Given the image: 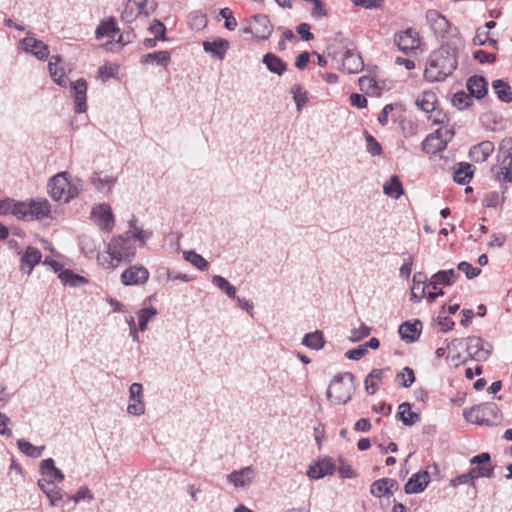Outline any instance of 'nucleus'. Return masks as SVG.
I'll return each instance as SVG.
<instances>
[{"label":"nucleus","mask_w":512,"mask_h":512,"mask_svg":"<svg viewBox=\"0 0 512 512\" xmlns=\"http://www.w3.org/2000/svg\"><path fill=\"white\" fill-rule=\"evenodd\" d=\"M497 161L499 171L495 176L498 180L503 179L506 182H512V138L502 139L498 148Z\"/></svg>","instance_id":"7"},{"label":"nucleus","mask_w":512,"mask_h":512,"mask_svg":"<svg viewBox=\"0 0 512 512\" xmlns=\"http://www.w3.org/2000/svg\"><path fill=\"white\" fill-rule=\"evenodd\" d=\"M40 472L43 476L47 477L53 484L60 483L64 480L62 471L55 467V462L52 458L44 459L40 465Z\"/></svg>","instance_id":"25"},{"label":"nucleus","mask_w":512,"mask_h":512,"mask_svg":"<svg viewBox=\"0 0 512 512\" xmlns=\"http://www.w3.org/2000/svg\"><path fill=\"white\" fill-rule=\"evenodd\" d=\"M171 55L169 51H155L145 54L141 57V64H152L156 62L158 65L167 67L170 63Z\"/></svg>","instance_id":"32"},{"label":"nucleus","mask_w":512,"mask_h":512,"mask_svg":"<svg viewBox=\"0 0 512 512\" xmlns=\"http://www.w3.org/2000/svg\"><path fill=\"white\" fill-rule=\"evenodd\" d=\"M426 20L437 39L443 43L457 41V45L461 46L460 39L458 38V29L453 27L440 12L433 9L428 10L426 12Z\"/></svg>","instance_id":"6"},{"label":"nucleus","mask_w":512,"mask_h":512,"mask_svg":"<svg viewBox=\"0 0 512 512\" xmlns=\"http://www.w3.org/2000/svg\"><path fill=\"white\" fill-rule=\"evenodd\" d=\"M18 449L25 454L26 456L32 457V458H38L41 457L45 446H34L30 442L26 441L25 439H19L17 441Z\"/></svg>","instance_id":"40"},{"label":"nucleus","mask_w":512,"mask_h":512,"mask_svg":"<svg viewBox=\"0 0 512 512\" xmlns=\"http://www.w3.org/2000/svg\"><path fill=\"white\" fill-rule=\"evenodd\" d=\"M464 343L469 358L478 362L486 361L490 357L493 349L490 343L485 342L478 336L464 338Z\"/></svg>","instance_id":"8"},{"label":"nucleus","mask_w":512,"mask_h":512,"mask_svg":"<svg viewBox=\"0 0 512 512\" xmlns=\"http://www.w3.org/2000/svg\"><path fill=\"white\" fill-rule=\"evenodd\" d=\"M457 269L465 273L468 279H473L481 273V269L473 267L470 263L462 261L458 264Z\"/></svg>","instance_id":"58"},{"label":"nucleus","mask_w":512,"mask_h":512,"mask_svg":"<svg viewBox=\"0 0 512 512\" xmlns=\"http://www.w3.org/2000/svg\"><path fill=\"white\" fill-rule=\"evenodd\" d=\"M366 354H367V349H365L363 344H361L354 349L348 350L345 353V357L350 360H360Z\"/></svg>","instance_id":"64"},{"label":"nucleus","mask_w":512,"mask_h":512,"mask_svg":"<svg viewBox=\"0 0 512 512\" xmlns=\"http://www.w3.org/2000/svg\"><path fill=\"white\" fill-rule=\"evenodd\" d=\"M394 42L402 52L408 54L409 52L419 48V33L413 28H407L406 30L395 34Z\"/></svg>","instance_id":"9"},{"label":"nucleus","mask_w":512,"mask_h":512,"mask_svg":"<svg viewBox=\"0 0 512 512\" xmlns=\"http://www.w3.org/2000/svg\"><path fill=\"white\" fill-rule=\"evenodd\" d=\"M29 202H15L13 203L12 214L18 219L30 218Z\"/></svg>","instance_id":"49"},{"label":"nucleus","mask_w":512,"mask_h":512,"mask_svg":"<svg viewBox=\"0 0 512 512\" xmlns=\"http://www.w3.org/2000/svg\"><path fill=\"white\" fill-rule=\"evenodd\" d=\"M149 279V272L144 266L132 265L121 274V283L125 286L142 285Z\"/></svg>","instance_id":"11"},{"label":"nucleus","mask_w":512,"mask_h":512,"mask_svg":"<svg viewBox=\"0 0 512 512\" xmlns=\"http://www.w3.org/2000/svg\"><path fill=\"white\" fill-rule=\"evenodd\" d=\"M338 462V472L342 478H353L355 476L351 465L348 464L342 457H339Z\"/></svg>","instance_id":"61"},{"label":"nucleus","mask_w":512,"mask_h":512,"mask_svg":"<svg viewBox=\"0 0 512 512\" xmlns=\"http://www.w3.org/2000/svg\"><path fill=\"white\" fill-rule=\"evenodd\" d=\"M42 254L36 247L29 246L21 257L20 268L30 274L33 268L41 261Z\"/></svg>","instance_id":"22"},{"label":"nucleus","mask_w":512,"mask_h":512,"mask_svg":"<svg viewBox=\"0 0 512 512\" xmlns=\"http://www.w3.org/2000/svg\"><path fill=\"white\" fill-rule=\"evenodd\" d=\"M184 259L201 271H205L209 267L208 261L205 260L200 254L192 250L184 252Z\"/></svg>","instance_id":"45"},{"label":"nucleus","mask_w":512,"mask_h":512,"mask_svg":"<svg viewBox=\"0 0 512 512\" xmlns=\"http://www.w3.org/2000/svg\"><path fill=\"white\" fill-rule=\"evenodd\" d=\"M383 369H373L365 378V389L369 394H374L383 378Z\"/></svg>","instance_id":"38"},{"label":"nucleus","mask_w":512,"mask_h":512,"mask_svg":"<svg viewBox=\"0 0 512 512\" xmlns=\"http://www.w3.org/2000/svg\"><path fill=\"white\" fill-rule=\"evenodd\" d=\"M69 499L73 500L75 503H79L82 500L92 501L94 496L88 487L83 486L80 487L74 495H71Z\"/></svg>","instance_id":"57"},{"label":"nucleus","mask_w":512,"mask_h":512,"mask_svg":"<svg viewBox=\"0 0 512 512\" xmlns=\"http://www.w3.org/2000/svg\"><path fill=\"white\" fill-rule=\"evenodd\" d=\"M492 88L494 89L497 97L505 103L512 102V91L510 85L502 79H496L492 82Z\"/></svg>","instance_id":"36"},{"label":"nucleus","mask_w":512,"mask_h":512,"mask_svg":"<svg viewBox=\"0 0 512 512\" xmlns=\"http://www.w3.org/2000/svg\"><path fill=\"white\" fill-rule=\"evenodd\" d=\"M442 136V129H437L434 133L429 134L422 142V150L427 154H435L444 150L447 143L442 139Z\"/></svg>","instance_id":"16"},{"label":"nucleus","mask_w":512,"mask_h":512,"mask_svg":"<svg viewBox=\"0 0 512 512\" xmlns=\"http://www.w3.org/2000/svg\"><path fill=\"white\" fill-rule=\"evenodd\" d=\"M256 475V469L250 465L240 470H235L227 475V481L236 488L250 485Z\"/></svg>","instance_id":"13"},{"label":"nucleus","mask_w":512,"mask_h":512,"mask_svg":"<svg viewBox=\"0 0 512 512\" xmlns=\"http://www.w3.org/2000/svg\"><path fill=\"white\" fill-rule=\"evenodd\" d=\"M430 476L427 471H419L413 474L404 485L406 494H417L423 492L429 484Z\"/></svg>","instance_id":"15"},{"label":"nucleus","mask_w":512,"mask_h":512,"mask_svg":"<svg viewBox=\"0 0 512 512\" xmlns=\"http://www.w3.org/2000/svg\"><path fill=\"white\" fill-rule=\"evenodd\" d=\"M91 183L100 192L107 190L110 192L116 183V178L110 175L101 176L100 172H94Z\"/></svg>","instance_id":"33"},{"label":"nucleus","mask_w":512,"mask_h":512,"mask_svg":"<svg viewBox=\"0 0 512 512\" xmlns=\"http://www.w3.org/2000/svg\"><path fill=\"white\" fill-rule=\"evenodd\" d=\"M21 48L35 56L38 60L44 61L49 56V47L43 41L32 36H27L20 41Z\"/></svg>","instance_id":"12"},{"label":"nucleus","mask_w":512,"mask_h":512,"mask_svg":"<svg viewBox=\"0 0 512 512\" xmlns=\"http://www.w3.org/2000/svg\"><path fill=\"white\" fill-rule=\"evenodd\" d=\"M371 332V328L367 327L366 325L362 324L359 328H354L350 332V336L348 339L351 342H358L362 340L363 338L367 337Z\"/></svg>","instance_id":"56"},{"label":"nucleus","mask_w":512,"mask_h":512,"mask_svg":"<svg viewBox=\"0 0 512 512\" xmlns=\"http://www.w3.org/2000/svg\"><path fill=\"white\" fill-rule=\"evenodd\" d=\"M421 330L422 323L420 320H415L413 323L406 321L400 325L399 334L404 341L411 343L420 337Z\"/></svg>","instance_id":"23"},{"label":"nucleus","mask_w":512,"mask_h":512,"mask_svg":"<svg viewBox=\"0 0 512 512\" xmlns=\"http://www.w3.org/2000/svg\"><path fill=\"white\" fill-rule=\"evenodd\" d=\"M365 140H366V148L367 151L373 155L378 156L382 153V147L379 144V142L375 139L374 136H372L369 133H365Z\"/></svg>","instance_id":"53"},{"label":"nucleus","mask_w":512,"mask_h":512,"mask_svg":"<svg viewBox=\"0 0 512 512\" xmlns=\"http://www.w3.org/2000/svg\"><path fill=\"white\" fill-rule=\"evenodd\" d=\"M488 83L482 76H472L467 80L466 87L469 94L477 99L483 98L487 93Z\"/></svg>","instance_id":"26"},{"label":"nucleus","mask_w":512,"mask_h":512,"mask_svg":"<svg viewBox=\"0 0 512 512\" xmlns=\"http://www.w3.org/2000/svg\"><path fill=\"white\" fill-rule=\"evenodd\" d=\"M212 283L223 291L229 298H236V288L224 277L214 275L212 277Z\"/></svg>","instance_id":"43"},{"label":"nucleus","mask_w":512,"mask_h":512,"mask_svg":"<svg viewBox=\"0 0 512 512\" xmlns=\"http://www.w3.org/2000/svg\"><path fill=\"white\" fill-rule=\"evenodd\" d=\"M384 193L393 198L398 199L403 194L402 183L397 175H393L383 186Z\"/></svg>","instance_id":"35"},{"label":"nucleus","mask_w":512,"mask_h":512,"mask_svg":"<svg viewBox=\"0 0 512 512\" xmlns=\"http://www.w3.org/2000/svg\"><path fill=\"white\" fill-rule=\"evenodd\" d=\"M47 188L50 197L57 202L68 203L79 194V188L69 180L66 171L50 178Z\"/></svg>","instance_id":"4"},{"label":"nucleus","mask_w":512,"mask_h":512,"mask_svg":"<svg viewBox=\"0 0 512 512\" xmlns=\"http://www.w3.org/2000/svg\"><path fill=\"white\" fill-rule=\"evenodd\" d=\"M91 217L101 230L110 232L114 227V216L108 204L94 207L91 211Z\"/></svg>","instance_id":"10"},{"label":"nucleus","mask_w":512,"mask_h":512,"mask_svg":"<svg viewBox=\"0 0 512 512\" xmlns=\"http://www.w3.org/2000/svg\"><path fill=\"white\" fill-rule=\"evenodd\" d=\"M472 176L471 165L468 163H459L453 173L454 181L460 185L469 183Z\"/></svg>","instance_id":"37"},{"label":"nucleus","mask_w":512,"mask_h":512,"mask_svg":"<svg viewBox=\"0 0 512 512\" xmlns=\"http://www.w3.org/2000/svg\"><path fill=\"white\" fill-rule=\"evenodd\" d=\"M157 310L154 307L140 309L137 313L138 316V329L145 331L149 321L157 315Z\"/></svg>","instance_id":"44"},{"label":"nucleus","mask_w":512,"mask_h":512,"mask_svg":"<svg viewBox=\"0 0 512 512\" xmlns=\"http://www.w3.org/2000/svg\"><path fill=\"white\" fill-rule=\"evenodd\" d=\"M30 219H43L50 213V203L47 199L37 198L29 201Z\"/></svg>","instance_id":"28"},{"label":"nucleus","mask_w":512,"mask_h":512,"mask_svg":"<svg viewBox=\"0 0 512 512\" xmlns=\"http://www.w3.org/2000/svg\"><path fill=\"white\" fill-rule=\"evenodd\" d=\"M293 99L296 103L297 110L300 111L302 107L307 103V92L302 90L300 85H294L291 89Z\"/></svg>","instance_id":"50"},{"label":"nucleus","mask_w":512,"mask_h":512,"mask_svg":"<svg viewBox=\"0 0 512 512\" xmlns=\"http://www.w3.org/2000/svg\"><path fill=\"white\" fill-rule=\"evenodd\" d=\"M458 278L459 274L454 269L441 270L431 277L429 285L437 290L441 285L450 286L454 284Z\"/></svg>","instance_id":"24"},{"label":"nucleus","mask_w":512,"mask_h":512,"mask_svg":"<svg viewBox=\"0 0 512 512\" xmlns=\"http://www.w3.org/2000/svg\"><path fill=\"white\" fill-rule=\"evenodd\" d=\"M74 102H75V112L80 114L84 113L87 110L86 105V92H87V83L84 79H78L71 86Z\"/></svg>","instance_id":"17"},{"label":"nucleus","mask_w":512,"mask_h":512,"mask_svg":"<svg viewBox=\"0 0 512 512\" xmlns=\"http://www.w3.org/2000/svg\"><path fill=\"white\" fill-rule=\"evenodd\" d=\"M396 378L402 379L401 385L408 388L415 381L414 371L410 367H404L403 370L396 375Z\"/></svg>","instance_id":"52"},{"label":"nucleus","mask_w":512,"mask_h":512,"mask_svg":"<svg viewBox=\"0 0 512 512\" xmlns=\"http://www.w3.org/2000/svg\"><path fill=\"white\" fill-rule=\"evenodd\" d=\"M107 254L108 257L102 262L105 269H115L122 262H132L136 255V246L130 232L112 238L107 247Z\"/></svg>","instance_id":"2"},{"label":"nucleus","mask_w":512,"mask_h":512,"mask_svg":"<svg viewBox=\"0 0 512 512\" xmlns=\"http://www.w3.org/2000/svg\"><path fill=\"white\" fill-rule=\"evenodd\" d=\"M474 59L479 61V63H493L496 60V55L494 53H488L484 50H477L473 53Z\"/></svg>","instance_id":"62"},{"label":"nucleus","mask_w":512,"mask_h":512,"mask_svg":"<svg viewBox=\"0 0 512 512\" xmlns=\"http://www.w3.org/2000/svg\"><path fill=\"white\" fill-rule=\"evenodd\" d=\"M119 30L116 27V22L113 17L109 18L107 21H102L96 28L95 34L97 39L103 38L105 35H108L110 38H115L116 32Z\"/></svg>","instance_id":"39"},{"label":"nucleus","mask_w":512,"mask_h":512,"mask_svg":"<svg viewBox=\"0 0 512 512\" xmlns=\"http://www.w3.org/2000/svg\"><path fill=\"white\" fill-rule=\"evenodd\" d=\"M254 36L260 40H267L273 32V26L267 15L253 16Z\"/></svg>","instance_id":"19"},{"label":"nucleus","mask_w":512,"mask_h":512,"mask_svg":"<svg viewBox=\"0 0 512 512\" xmlns=\"http://www.w3.org/2000/svg\"><path fill=\"white\" fill-rule=\"evenodd\" d=\"M62 62V58L59 55H54L50 58L48 63V69L51 78L53 81L61 86V87H67L69 83V79L64 74V69L62 67H59V64Z\"/></svg>","instance_id":"21"},{"label":"nucleus","mask_w":512,"mask_h":512,"mask_svg":"<svg viewBox=\"0 0 512 512\" xmlns=\"http://www.w3.org/2000/svg\"><path fill=\"white\" fill-rule=\"evenodd\" d=\"M398 417L406 426H412L420 419V414L411 411V404L404 402L399 405Z\"/></svg>","instance_id":"34"},{"label":"nucleus","mask_w":512,"mask_h":512,"mask_svg":"<svg viewBox=\"0 0 512 512\" xmlns=\"http://www.w3.org/2000/svg\"><path fill=\"white\" fill-rule=\"evenodd\" d=\"M80 248L86 256H92L96 251V245L93 239L88 236H82L79 241Z\"/></svg>","instance_id":"55"},{"label":"nucleus","mask_w":512,"mask_h":512,"mask_svg":"<svg viewBox=\"0 0 512 512\" xmlns=\"http://www.w3.org/2000/svg\"><path fill=\"white\" fill-rule=\"evenodd\" d=\"M148 29L156 39L166 40V27L160 20L154 19Z\"/></svg>","instance_id":"51"},{"label":"nucleus","mask_w":512,"mask_h":512,"mask_svg":"<svg viewBox=\"0 0 512 512\" xmlns=\"http://www.w3.org/2000/svg\"><path fill=\"white\" fill-rule=\"evenodd\" d=\"M473 481L479 477L491 478L494 475V467L491 464L478 465L469 470Z\"/></svg>","instance_id":"46"},{"label":"nucleus","mask_w":512,"mask_h":512,"mask_svg":"<svg viewBox=\"0 0 512 512\" xmlns=\"http://www.w3.org/2000/svg\"><path fill=\"white\" fill-rule=\"evenodd\" d=\"M464 344H465L464 338H461V339L455 338V339L451 340L450 342H448V344H447V349L449 350L450 353H453L451 356V362L455 366H458L461 363H465V360L462 359V355L459 352V349Z\"/></svg>","instance_id":"42"},{"label":"nucleus","mask_w":512,"mask_h":512,"mask_svg":"<svg viewBox=\"0 0 512 512\" xmlns=\"http://www.w3.org/2000/svg\"><path fill=\"white\" fill-rule=\"evenodd\" d=\"M460 47L457 41H451L434 50L426 61L424 78L429 82H441L452 75L458 66Z\"/></svg>","instance_id":"1"},{"label":"nucleus","mask_w":512,"mask_h":512,"mask_svg":"<svg viewBox=\"0 0 512 512\" xmlns=\"http://www.w3.org/2000/svg\"><path fill=\"white\" fill-rule=\"evenodd\" d=\"M262 62L270 72L277 75H282L287 70V64L274 53H266L263 56Z\"/></svg>","instance_id":"30"},{"label":"nucleus","mask_w":512,"mask_h":512,"mask_svg":"<svg viewBox=\"0 0 512 512\" xmlns=\"http://www.w3.org/2000/svg\"><path fill=\"white\" fill-rule=\"evenodd\" d=\"M46 496L48 497L51 506H57L63 499L64 492L61 488L54 485L51 490L46 492Z\"/></svg>","instance_id":"60"},{"label":"nucleus","mask_w":512,"mask_h":512,"mask_svg":"<svg viewBox=\"0 0 512 512\" xmlns=\"http://www.w3.org/2000/svg\"><path fill=\"white\" fill-rule=\"evenodd\" d=\"M356 389L355 376L351 372L335 375L328 386L326 395L333 404H345L354 394Z\"/></svg>","instance_id":"3"},{"label":"nucleus","mask_w":512,"mask_h":512,"mask_svg":"<svg viewBox=\"0 0 512 512\" xmlns=\"http://www.w3.org/2000/svg\"><path fill=\"white\" fill-rule=\"evenodd\" d=\"M464 417L478 425L496 426L501 422L502 414L497 404L486 402L465 410Z\"/></svg>","instance_id":"5"},{"label":"nucleus","mask_w":512,"mask_h":512,"mask_svg":"<svg viewBox=\"0 0 512 512\" xmlns=\"http://www.w3.org/2000/svg\"><path fill=\"white\" fill-rule=\"evenodd\" d=\"M471 95L464 91L456 92L452 98V104L459 110L465 109L471 105Z\"/></svg>","instance_id":"48"},{"label":"nucleus","mask_w":512,"mask_h":512,"mask_svg":"<svg viewBox=\"0 0 512 512\" xmlns=\"http://www.w3.org/2000/svg\"><path fill=\"white\" fill-rule=\"evenodd\" d=\"M494 151V144L491 141H483L470 149V158L477 163L485 162Z\"/></svg>","instance_id":"27"},{"label":"nucleus","mask_w":512,"mask_h":512,"mask_svg":"<svg viewBox=\"0 0 512 512\" xmlns=\"http://www.w3.org/2000/svg\"><path fill=\"white\" fill-rule=\"evenodd\" d=\"M359 87L362 92L366 94L375 93L380 87L374 78L369 76H362L359 78Z\"/></svg>","instance_id":"47"},{"label":"nucleus","mask_w":512,"mask_h":512,"mask_svg":"<svg viewBox=\"0 0 512 512\" xmlns=\"http://www.w3.org/2000/svg\"><path fill=\"white\" fill-rule=\"evenodd\" d=\"M336 470V465L332 458H323L314 465L309 466L307 476L311 479H321L324 476L332 475Z\"/></svg>","instance_id":"14"},{"label":"nucleus","mask_w":512,"mask_h":512,"mask_svg":"<svg viewBox=\"0 0 512 512\" xmlns=\"http://www.w3.org/2000/svg\"><path fill=\"white\" fill-rule=\"evenodd\" d=\"M462 484L474 485V481H473V479L471 477V473L469 471L467 473H463V474L451 479L450 483H449V485L454 488H456Z\"/></svg>","instance_id":"63"},{"label":"nucleus","mask_w":512,"mask_h":512,"mask_svg":"<svg viewBox=\"0 0 512 512\" xmlns=\"http://www.w3.org/2000/svg\"><path fill=\"white\" fill-rule=\"evenodd\" d=\"M205 52L211 54L212 57L223 60L230 47L228 40L224 38H216L212 41L206 40L202 43Z\"/></svg>","instance_id":"18"},{"label":"nucleus","mask_w":512,"mask_h":512,"mask_svg":"<svg viewBox=\"0 0 512 512\" xmlns=\"http://www.w3.org/2000/svg\"><path fill=\"white\" fill-rule=\"evenodd\" d=\"M325 343L324 334L320 330L306 333L302 339V345L312 350H321Z\"/></svg>","instance_id":"31"},{"label":"nucleus","mask_w":512,"mask_h":512,"mask_svg":"<svg viewBox=\"0 0 512 512\" xmlns=\"http://www.w3.org/2000/svg\"><path fill=\"white\" fill-rule=\"evenodd\" d=\"M438 102L437 96L432 91H424L421 93L417 100V107L425 113H433L436 110V104Z\"/></svg>","instance_id":"29"},{"label":"nucleus","mask_w":512,"mask_h":512,"mask_svg":"<svg viewBox=\"0 0 512 512\" xmlns=\"http://www.w3.org/2000/svg\"><path fill=\"white\" fill-rule=\"evenodd\" d=\"M58 277L64 285H69L71 287L81 286L82 284L87 282V280L84 277L75 274L71 270H62L58 274Z\"/></svg>","instance_id":"41"},{"label":"nucleus","mask_w":512,"mask_h":512,"mask_svg":"<svg viewBox=\"0 0 512 512\" xmlns=\"http://www.w3.org/2000/svg\"><path fill=\"white\" fill-rule=\"evenodd\" d=\"M342 67L347 73L355 74L363 69V60L358 53L347 49L342 56Z\"/></svg>","instance_id":"20"},{"label":"nucleus","mask_w":512,"mask_h":512,"mask_svg":"<svg viewBox=\"0 0 512 512\" xmlns=\"http://www.w3.org/2000/svg\"><path fill=\"white\" fill-rule=\"evenodd\" d=\"M219 15L225 19L224 26L228 30H234L237 26V21L235 17L232 15V12L229 8L225 7L220 9Z\"/></svg>","instance_id":"59"},{"label":"nucleus","mask_w":512,"mask_h":512,"mask_svg":"<svg viewBox=\"0 0 512 512\" xmlns=\"http://www.w3.org/2000/svg\"><path fill=\"white\" fill-rule=\"evenodd\" d=\"M388 490L389 488H387V481L385 480V478H382L372 483L370 493L375 497H381L388 495Z\"/></svg>","instance_id":"54"}]
</instances>
